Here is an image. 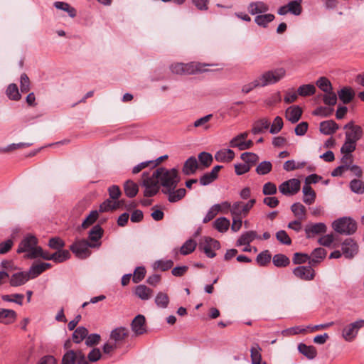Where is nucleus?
I'll use <instances>...</instances> for the list:
<instances>
[{"label": "nucleus", "instance_id": "15", "mask_svg": "<svg viewBox=\"0 0 364 364\" xmlns=\"http://www.w3.org/2000/svg\"><path fill=\"white\" fill-rule=\"evenodd\" d=\"M132 329L136 335H141L146 332L145 317L143 315H137L132 322Z\"/></svg>", "mask_w": 364, "mask_h": 364}, {"label": "nucleus", "instance_id": "1", "mask_svg": "<svg viewBox=\"0 0 364 364\" xmlns=\"http://www.w3.org/2000/svg\"><path fill=\"white\" fill-rule=\"evenodd\" d=\"M153 176L156 178L164 188L162 192H170L175 190L178 182L179 177L176 168L166 169L163 167L158 168L153 172Z\"/></svg>", "mask_w": 364, "mask_h": 364}, {"label": "nucleus", "instance_id": "6", "mask_svg": "<svg viewBox=\"0 0 364 364\" xmlns=\"http://www.w3.org/2000/svg\"><path fill=\"white\" fill-rule=\"evenodd\" d=\"M141 181V185L145 188L144 192L145 197H152L159 192V181L153 176V174L150 176L149 172H144Z\"/></svg>", "mask_w": 364, "mask_h": 364}, {"label": "nucleus", "instance_id": "11", "mask_svg": "<svg viewBox=\"0 0 364 364\" xmlns=\"http://www.w3.org/2000/svg\"><path fill=\"white\" fill-rule=\"evenodd\" d=\"M343 128L347 129L346 132V139L347 140L357 142L362 137V128L360 126L355 125L353 122L346 124Z\"/></svg>", "mask_w": 364, "mask_h": 364}, {"label": "nucleus", "instance_id": "4", "mask_svg": "<svg viewBox=\"0 0 364 364\" xmlns=\"http://www.w3.org/2000/svg\"><path fill=\"white\" fill-rule=\"evenodd\" d=\"M286 74V69L280 67L263 73L259 78L262 82V87H265L277 83L285 77Z\"/></svg>", "mask_w": 364, "mask_h": 364}, {"label": "nucleus", "instance_id": "19", "mask_svg": "<svg viewBox=\"0 0 364 364\" xmlns=\"http://www.w3.org/2000/svg\"><path fill=\"white\" fill-rule=\"evenodd\" d=\"M339 127L338 124H336L333 120H327L323 121L320 123L319 130L320 132L325 135H331L334 134L338 129Z\"/></svg>", "mask_w": 364, "mask_h": 364}, {"label": "nucleus", "instance_id": "60", "mask_svg": "<svg viewBox=\"0 0 364 364\" xmlns=\"http://www.w3.org/2000/svg\"><path fill=\"white\" fill-rule=\"evenodd\" d=\"M43 272V267L39 263L33 264L27 272L29 274L30 279H34Z\"/></svg>", "mask_w": 364, "mask_h": 364}, {"label": "nucleus", "instance_id": "59", "mask_svg": "<svg viewBox=\"0 0 364 364\" xmlns=\"http://www.w3.org/2000/svg\"><path fill=\"white\" fill-rule=\"evenodd\" d=\"M283 120L282 117L277 116L274 118L273 123L271 125L269 132L271 134H277L283 127Z\"/></svg>", "mask_w": 364, "mask_h": 364}, {"label": "nucleus", "instance_id": "37", "mask_svg": "<svg viewBox=\"0 0 364 364\" xmlns=\"http://www.w3.org/2000/svg\"><path fill=\"white\" fill-rule=\"evenodd\" d=\"M186 191L185 188H179L176 191H170V192H166L165 194L168 195V201L171 203H175L182 199L186 195Z\"/></svg>", "mask_w": 364, "mask_h": 364}, {"label": "nucleus", "instance_id": "38", "mask_svg": "<svg viewBox=\"0 0 364 364\" xmlns=\"http://www.w3.org/2000/svg\"><path fill=\"white\" fill-rule=\"evenodd\" d=\"M155 304L159 308H167L169 304V297L168 294L162 291L159 292L155 298Z\"/></svg>", "mask_w": 364, "mask_h": 364}, {"label": "nucleus", "instance_id": "12", "mask_svg": "<svg viewBox=\"0 0 364 364\" xmlns=\"http://www.w3.org/2000/svg\"><path fill=\"white\" fill-rule=\"evenodd\" d=\"M358 252V245L353 239L347 238L342 243V252L345 257L353 258Z\"/></svg>", "mask_w": 364, "mask_h": 364}, {"label": "nucleus", "instance_id": "28", "mask_svg": "<svg viewBox=\"0 0 364 364\" xmlns=\"http://www.w3.org/2000/svg\"><path fill=\"white\" fill-rule=\"evenodd\" d=\"M326 255V251L322 247H318L314 249L311 253V257L309 260L310 265H316L322 261Z\"/></svg>", "mask_w": 364, "mask_h": 364}, {"label": "nucleus", "instance_id": "43", "mask_svg": "<svg viewBox=\"0 0 364 364\" xmlns=\"http://www.w3.org/2000/svg\"><path fill=\"white\" fill-rule=\"evenodd\" d=\"M231 215L232 216L238 217V218H245L247 216L246 213L243 211V206L242 201L235 202L232 205L231 208Z\"/></svg>", "mask_w": 364, "mask_h": 364}, {"label": "nucleus", "instance_id": "41", "mask_svg": "<svg viewBox=\"0 0 364 364\" xmlns=\"http://www.w3.org/2000/svg\"><path fill=\"white\" fill-rule=\"evenodd\" d=\"M272 262L277 267H284L289 264V259L283 254H277L272 258Z\"/></svg>", "mask_w": 364, "mask_h": 364}, {"label": "nucleus", "instance_id": "14", "mask_svg": "<svg viewBox=\"0 0 364 364\" xmlns=\"http://www.w3.org/2000/svg\"><path fill=\"white\" fill-rule=\"evenodd\" d=\"M294 274L303 280L309 281L314 279V271L311 266H299L293 270Z\"/></svg>", "mask_w": 364, "mask_h": 364}, {"label": "nucleus", "instance_id": "31", "mask_svg": "<svg viewBox=\"0 0 364 364\" xmlns=\"http://www.w3.org/2000/svg\"><path fill=\"white\" fill-rule=\"evenodd\" d=\"M102 228L99 225H95L89 232L88 238L90 241V242H96L101 244V242H99V240L102 238Z\"/></svg>", "mask_w": 364, "mask_h": 364}, {"label": "nucleus", "instance_id": "63", "mask_svg": "<svg viewBox=\"0 0 364 364\" xmlns=\"http://www.w3.org/2000/svg\"><path fill=\"white\" fill-rule=\"evenodd\" d=\"M198 160L201 165L208 167L213 161V156L210 154L204 151L198 155Z\"/></svg>", "mask_w": 364, "mask_h": 364}, {"label": "nucleus", "instance_id": "40", "mask_svg": "<svg viewBox=\"0 0 364 364\" xmlns=\"http://www.w3.org/2000/svg\"><path fill=\"white\" fill-rule=\"evenodd\" d=\"M88 334V331L83 326L77 328L73 333V340L76 343H80L83 339L86 338Z\"/></svg>", "mask_w": 364, "mask_h": 364}, {"label": "nucleus", "instance_id": "34", "mask_svg": "<svg viewBox=\"0 0 364 364\" xmlns=\"http://www.w3.org/2000/svg\"><path fill=\"white\" fill-rule=\"evenodd\" d=\"M124 190L127 196L133 198L137 194L139 187L136 183L131 180H128L124 183Z\"/></svg>", "mask_w": 364, "mask_h": 364}, {"label": "nucleus", "instance_id": "10", "mask_svg": "<svg viewBox=\"0 0 364 364\" xmlns=\"http://www.w3.org/2000/svg\"><path fill=\"white\" fill-rule=\"evenodd\" d=\"M301 183L299 179L291 178L281 183L279 191L285 196L294 195L300 190Z\"/></svg>", "mask_w": 364, "mask_h": 364}, {"label": "nucleus", "instance_id": "2", "mask_svg": "<svg viewBox=\"0 0 364 364\" xmlns=\"http://www.w3.org/2000/svg\"><path fill=\"white\" fill-rule=\"evenodd\" d=\"M38 240L33 235L25 236L18 245L17 252L26 253L25 257L27 259L38 258V253L41 250V247L38 246Z\"/></svg>", "mask_w": 364, "mask_h": 364}, {"label": "nucleus", "instance_id": "42", "mask_svg": "<svg viewBox=\"0 0 364 364\" xmlns=\"http://www.w3.org/2000/svg\"><path fill=\"white\" fill-rule=\"evenodd\" d=\"M261 348L257 343H255L251 349V359H252V364H260L262 360V356H261Z\"/></svg>", "mask_w": 364, "mask_h": 364}, {"label": "nucleus", "instance_id": "62", "mask_svg": "<svg viewBox=\"0 0 364 364\" xmlns=\"http://www.w3.org/2000/svg\"><path fill=\"white\" fill-rule=\"evenodd\" d=\"M323 102L329 106H333L337 102V95L332 90L328 93H325L323 96Z\"/></svg>", "mask_w": 364, "mask_h": 364}, {"label": "nucleus", "instance_id": "52", "mask_svg": "<svg viewBox=\"0 0 364 364\" xmlns=\"http://www.w3.org/2000/svg\"><path fill=\"white\" fill-rule=\"evenodd\" d=\"M54 6L60 10H63L67 11L69 16L72 18L76 16L75 9L71 7L68 3L62 2V1H56L54 3Z\"/></svg>", "mask_w": 364, "mask_h": 364}, {"label": "nucleus", "instance_id": "54", "mask_svg": "<svg viewBox=\"0 0 364 364\" xmlns=\"http://www.w3.org/2000/svg\"><path fill=\"white\" fill-rule=\"evenodd\" d=\"M351 191L358 194L364 193V183L358 179H353L350 183Z\"/></svg>", "mask_w": 364, "mask_h": 364}, {"label": "nucleus", "instance_id": "46", "mask_svg": "<svg viewBox=\"0 0 364 364\" xmlns=\"http://www.w3.org/2000/svg\"><path fill=\"white\" fill-rule=\"evenodd\" d=\"M316 85L323 92L328 93L333 90V87L331 82L325 77H319L316 81Z\"/></svg>", "mask_w": 364, "mask_h": 364}, {"label": "nucleus", "instance_id": "33", "mask_svg": "<svg viewBox=\"0 0 364 364\" xmlns=\"http://www.w3.org/2000/svg\"><path fill=\"white\" fill-rule=\"evenodd\" d=\"M128 336V330L124 327H119L112 331L110 338L115 342L123 341Z\"/></svg>", "mask_w": 364, "mask_h": 364}, {"label": "nucleus", "instance_id": "24", "mask_svg": "<svg viewBox=\"0 0 364 364\" xmlns=\"http://www.w3.org/2000/svg\"><path fill=\"white\" fill-rule=\"evenodd\" d=\"M338 96L343 104H348L355 96L353 90L350 87H344L338 92Z\"/></svg>", "mask_w": 364, "mask_h": 364}, {"label": "nucleus", "instance_id": "53", "mask_svg": "<svg viewBox=\"0 0 364 364\" xmlns=\"http://www.w3.org/2000/svg\"><path fill=\"white\" fill-rule=\"evenodd\" d=\"M31 143H17V144H11L8 145L6 147H1L0 148V153H6V152H11L15 149H22L25 147H28L31 146Z\"/></svg>", "mask_w": 364, "mask_h": 364}, {"label": "nucleus", "instance_id": "29", "mask_svg": "<svg viewBox=\"0 0 364 364\" xmlns=\"http://www.w3.org/2000/svg\"><path fill=\"white\" fill-rule=\"evenodd\" d=\"M291 210L294 216L300 220H304L306 218V209L304 205L300 203H295L291 205Z\"/></svg>", "mask_w": 364, "mask_h": 364}, {"label": "nucleus", "instance_id": "5", "mask_svg": "<svg viewBox=\"0 0 364 364\" xmlns=\"http://www.w3.org/2000/svg\"><path fill=\"white\" fill-rule=\"evenodd\" d=\"M100 243L89 242L86 240L77 241L70 246V250L77 257L80 258H85L90 254L89 248L99 247Z\"/></svg>", "mask_w": 364, "mask_h": 364}, {"label": "nucleus", "instance_id": "56", "mask_svg": "<svg viewBox=\"0 0 364 364\" xmlns=\"http://www.w3.org/2000/svg\"><path fill=\"white\" fill-rule=\"evenodd\" d=\"M311 256L306 253L296 252L294 254L292 259L293 263L295 264H300L306 262H309Z\"/></svg>", "mask_w": 364, "mask_h": 364}, {"label": "nucleus", "instance_id": "32", "mask_svg": "<svg viewBox=\"0 0 364 364\" xmlns=\"http://www.w3.org/2000/svg\"><path fill=\"white\" fill-rule=\"evenodd\" d=\"M153 291L145 285L140 284L136 287L135 294L142 300L151 298Z\"/></svg>", "mask_w": 364, "mask_h": 364}, {"label": "nucleus", "instance_id": "23", "mask_svg": "<svg viewBox=\"0 0 364 364\" xmlns=\"http://www.w3.org/2000/svg\"><path fill=\"white\" fill-rule=\"evenodd\" d=\"M198 168V163L194 156H191L184 163L182 171L186 175L189 176L193 174Z\"/></svg>", "mask_w": 364, "mask_h": 364}, {"label": "nucleus", "instance_id": "55", "mask_svg": "<svg viewBox=\"0 0 364 364\" xmlns=\"http://www.w3.org/2000/svg\"><path fill=\"white\" fill-rule=\"evenodd\" d=\"M98 218V212L97 210H92L87 215V217L84 220L82 223V228L85 229L87 228L90 225H92Z\"/></svg>", "mask_w": 364, "mask_h": 364}, {"label": "nucleus", "instance_id": "22", "mask_svg": "<svg viewBox=\"0 0 364 364\" xmlns=\"http://www.w3.org/2000/svg\"><path fill=\"white\" fill-rule=\"evenodd\" d=\"M302 110L299 106L289 107L285 112V116L287 120L291 123L297 122L301 116Z\"/></svg>", "mask_w": 364, "mask_h": 364}, {"label": "nucleus", "instance_id": "57", "mask_svg": "<svg viewBox=\"0 0 364 364\" xmlns=\"http://www.w3.org/2000/svg\"><path fill=\"white\" fill-rule=\"evenodd\" d=\"M270 259H271V255L269 253L268 250H265V251L260 252L257 256V258H256L257 263L260 266H265L266 264H267L268 263L270 262Z\"/></svg>", "mask_w": 364, "mask_h": 364}, {"label": "nucleus", "instance_id": "48", "mask_svg": "<svg viewBox=\"0 0 364 364\" xmlns=\"http://www.w3.org/2000/svg\"><path fill=\"white\" fill-rule=\"evenodd\" d=\"M173 265V262L171 259L166 260H157L153 264L154 269H160L161 271H166L171 269Z\"/></svg>", "mask_w": 364, "mask_h": 364}, {"label": "nucleus", "instance_id": "9", "mask_svg": "<svg viewBox=\"0 0 364 364\" xmlns=\"http://www.w3.org/2000/svg\"><path fill=\"white\" fill-rule=\"evenodd\" d=\"M301 1V0H293L289 1L287 5L279 8L277 11L278 14L284 16L289 13L295 16L300 15L302 12Z\"/></svg>", "mask_w": 364, "mask_h": 364}, {"label": "nucleus", "instance_id": "16", "mask_svg": "<svg viewBox=\"0 0 364 364\" xmlns=\"http://www.w3.org/2000/svg\"><path fill=\"white\" fill-rule=\"evenodd\" d=\"M27 272H18L12 274L10 279V284L12 287H19L26 284L30 277Z\"/></svg>", "mask_w": 364, "mask_h": 364}, {"label": "nucleus", "instance_id": "17", "mask_svg": "<svg viewBox=\"0 0 364 364\" xmlns=\"http://www.w3.org/2000/svg\"><path fill=\"white\" fill-rule=\"evenodd\" d=\"M207 65H209L197 62L185 63V75H193L198 73L205 72L207 70L204 68Z\"/></svg>", "mask_w": 364, "mask_h": 364}, {"label": "nucleus", "instance_id": "61", "mask_svg": "<svg viewBox=\"0 0 364 364\" xmlns=\"http://www.w3.org/2000/svg\"><path fill=\"white\" fill-rule=\"evenodd\" d=\"M356 148V142L347 140L346 141L341 149V151L342 154H350L353 151L355 150Z\"/></svg>", "mask_w": 364, "mask_h": 364}, {"label": "nucleus", "instance_id": "64", "mask_svg": "<svg viewBox=\"0 0 364 364\" xmlns=\"http://www.w3.org/2000/svg\"><path fill=\"white\" fill-rule=\"evenodd\" d=\"M77 363L75 350H68L63 355L61 364H74Z\"/></svg>", "mask_w": 364, "mask_h": 364}, {"label": "nucleus", "instance_id": "26", "mask_svg": "<svg viewBox=\"0 0 364 364\" xmlns=\"http://www.w3.org/2000/svg\"><path fill=\"white\" fill-rule=\"evenodd\" d=\"M298 350L310 360L315 358L317 355V351L315 347L312 346H306L304 343L299 344Z\"/></svg>", "mask_w": 364, "mask_h": 364}, {"label": "nucleus", "instance_id": "44", "mask_svg": "<svg viewBox=\"0 0 364 364\" xmlns=\"http://www.w3.org/2000/svg\"><path fill=\"white\" fill-rule=\"evenodd\" d=\"M6 95L11 100L17 101L21 99V95L16 84H10L6 89Z\"/></svg>", "mask_w": 364, "mask_h": 364}, {"label": "nucleus", "instance_id": "30", "mask_svg": "<svg viewBox=\"0 0 364 364\" xmlns=\"http://www.w3.org/2000/svg\"><path fill=\"white\" fill-rule=\"evenodd\" d=\"M302 191L304 193L303 201L308 205L314 203L316 198V193L311 187L310 186L304 185L303 186Z\"/></svg>", "mask_w": 364, "mask_h": 364}, {"label": "nucleus", "instance_id": "35", "mask_svg": "<svg viewBox=\"0 0 364 364\" xmlns=\"http://www.w3.org/2000/svg\"><path fill=\"white\" fill-rule=\"evenodd\" d=\"M122 203V200L114 202L110 199H107L100 205L99 210H100V212L102 213V212H107L109 210H116L120 206Z\"/></svg>", "mask_w": 364, "mask_h": 364}, {"label": "nucleus", "instance_id": "49", "mask_svg": "<svg viewBox=\"0 0 364 364\" xmlns=\"http://www.w3.org/2000/svg\"><path fill=\"white\" fill-rule=\"evenodd\" d=\"M272 163L269 161H264L258 164L255 171L259 175H266L272 171Z\"/></svg>", "mask_w": 364, "mask_h": 364}, {"label": "nucleus", "instance_id": "39", "mask_svg": "<svg viewBox=\"0 0 364 364\" xmlns=\"http://www.w3.org/2000/svg\"><path fill=\"white\" fill-rule=\"evenodd\" d=\"M274 19V16L272 14L257 15L255 18V23L264 28L267 27V24Z\"/></svg>", "mask_w": 364, "mask_h": 364}, {"label": "nucleus", "instance_id": "27", "mask_svg": "<svg viewBox=\"0 0 364 364\" xmlns=\"http://www.w3.org/2000/svg\"><path fill=\"white\" fill-rule=\"evenodd\" d=\"M258 235L255 231H247L241 235L237 241V245H250L255 239L258 238Z\"/></svg>", "mask_w": 364, "mask_h": 364}, {"label": "nucleus", "instance_id": "58", "mask_svg": "<svg viewBox=\"0 0 364 364\" xmlns=\"http://www.w3.org/2000/svg\"><path fill=\"white\" fill-rule=\"evenodd\" d=\"M258 87H262V82L259 77L254 80L253 81H252L251 82L243 85L242 87V92L245 94H247L252 90Z\"/></svg>", "mask_w": 364, "mask_h": 364}, {"label": "nucleus", "instance_id": "45", "mask_svg": "<svg viewBox=\"0 0 364 364\" xmlns=\"http://www.w3.org/2000/svg\"><path fill=\"white\" fill-rule=\"evenodd\" d=\"M298 95L306 97L314 95L316 92V87L312 84L303 85L297 90Z\"/></svg>", "mask_w": 364, "mask_h": 364}, {"label": "nucleus", "instance_id": "3", "mask_svg": "<svg viewBox=\"0 0 364 364\" xmlns=\"http://www.w3.org/2000/svg\"><path fill=\"white\" fill-rule=\"evenodd\" d=\"M332 228L336 232L341 235H350L355 232L357 223L351 218L343 217L335 220L332 223Z\"/></svg>", "mask_w": 364, "mask_h": 364}, {"label": "nucleus", "instance_id": "51", "mask_svg": "<svg viewBox=\"0 0 364 364\" xmlns=\"http://www.w3.org/2000/svg\"><path fill=\"white\" fill-rule=\"evenodd\" d=\"M240 158L245 164L250 165V167L259 160V156L256 154L252 152L242 153Z\"/></svg>", "mask_w": 364, "mask_h": 364}, {"label": "nucleus", "instance_id": "7", "mask_svg": "<svg viewBox=\"0 0 364 364\" xmlns=\"http://www.w3.org/2000/svg\"><path fill=\"white\" fill-rule=\"evenodd\" d=\"M220 248V242L210 237H204L198 245V249L203 251L208 257L213 258L216 256L215 250Z\"/></svg>", "mask_w": 364, "mask_h": 364}, {"label": "nucleus", "instance_id": "8", "mask_svg": "<svg viewBox=\"0 0 364 364\" xmlns=\"http://www.w3.org/2000/svg\"><path fill=\"white\" fill-rule=\"evenodd\" d=\"M364 326V320H358L346 326L342 331V336L346 341H352L357 336L358 331Z\"/></svg>", "mask_w": 364, "mask_h": 364}, {"label": "nucleus", "instance_id": "21", "mask_svg": "<svg viewBox=\"0 0 364 364\" xmlns=\"http://www.w3.org/2000/svg\"><path fill=\"white\" fill-rule=\"evenodd\" d=\"M235 157V152L230 149L219 150L215 154V159L218 162H230Z\"/></svg>", "mask_w": 364, "mask_h": 364}, {"label": "nucleus", "instance_id": "47", "mask_svg": "<svg viewBox=\"0 0 364 364\" xmlns=\"http://www.w3.org/2000/svg\"><path fill=\"white\" fill-rule=\"evenodd\" d=\"M196 242L192 239H189L182 245L181 247L180 252L181 254L183 255H187L192 252L194 251V250L196 247Z\"/></svg>", "mask_w": 364, "mask_h": 364}, {"label": "nucleus", "instance_id": "13", "mask_svg": "<svg viewBox=\"0 0 364 364\" xmlns=\"http://www.w3.org/2000/svg\"><path fill=\"white\" fill-rule=\"evenodd\" d=\"M327 227L323 223H309L305 227L306 238H313L317 235L325 233Z\"/></svg>", "mask_w": 364, "mask_h": 364}, {"label": "nucleus", "instance_id": "50", "mask_svg": "<svg viewBox=\"0 0 364 364\" xmlns=\"http://www.w3.org/2000/svg\"><path fill=\"white\" fill-rule=\"evenodd\" d=\"M70 256L68 250H60L58 252L53 254L52 260L56 263H60L67 260Z\"/></svg>", "mask_w": 364, "mask_h": 364}, {"label": "nucleus", "instance_id": "18", "mask_svg": "<svg viewBox=\"0 0 364 364\" xmlns=\"http://www.w3.org/2000/svg\"><path fill=\"white\" fill-rule=\"evenodd\" d=\"M247 10L251 15H256L266 13L269 11V6L263 1H254L248 5Z\"/></svg>", "mask_w": 364, "mask_h": 364}, {"label": "nucleus", "instance_id": "25", "mask_svg": "<svg viewBox=\"0 0 364 364\" xmlns=\"http://www.w3.org/2000/svg\"><path fill=\"white\" fill-rule=\"evenodd\" d=\"M270 126V122L267 118H262L254 122L252 128V132L254 134L262 133L264 130L267 129Z\"/></svg>", "mask_w": 364, "mask_h": 364}, {"label": "nucleus", "instance_id": "36", "mask_svg": "<svg viewBox=\"0 0 364 364\" xmlns=\"http://www.w3.org/2000/svg\"><path fill=\"white\" fill-rule=\"evenodd\" d=\"M230 225V220L225 217H220L214 222V228L220 232H225L229 229Z\"/></svg>", "mask_w": 364, "mask_h": 364}, {"label": "nucleus", "instance_id": "20", "mask_svg": "<svg viewBox=\"0 0 364 364\" xmlns=\"http://www.w3.org/2000/svg\"><path fill=\"white\" fill-rule=\"evenodd\" d=\"M16 313L11 309L0 308V323L10 324L16 319Z\"/></svg>", "mask_w": 364, "mask_h": 364}]
</instances>
